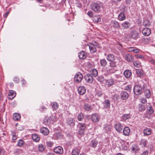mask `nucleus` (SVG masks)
Here are the masks:
<instances>
[{"label":"nucleus","mask_w":155,"mask_h":155,"mask_svg":"<svg viewBox=\"0 0 155 155\" xmlns=\"http://www.w3.org/2000/svg\"><path fill=\"white\" fill-rule=\"evenodd\" d=\"M103 4L101 3H94L91 6V8L92 10L97 12H99L101 8L102 7Z\"/></svg>","instance_id":"f257e3e1"},{"label":"nucleus","mask_w":155,"mask_h":155,"mask_svg":"<svg viewBox=\"0 0 155 155\" xmlns=\"http://www.w3.org/2000/svg\"><path fill=\"white\" fill-rule=\"evenodd\" d=\"M78 126L79 128L78 133L80 135H82L84 134L86 129V124L83 123H79L78 125Z\"/></svg>","instance_id":"f03ea898"},{"label":"nucleus","mask_w":155,"mask_h":155,"mask_svg":"<svg viewBox=\"0 0 155 155\" xmlns=\"http://www.w3.org/2000/svg\"><path fill=\"white\" fill-rule=\"evenodd\" d=\"M98 44L95 41L92 44L90 43L88 45L90 51L91 53H94L96 51V47H97Z\"/></svg>","instance_id":"7ed1b4c3"},{"label":"nucleus","mask_w":155,"mask_h":155,"mask_svg":"<svg viewBox=\"0 0 155 155\" xmlns=\"http://www.w3.org/2000/svg\"><path fill=\"white\" fill-rule=\"evenodd\" d=\"M83 78L82 74L80 72H78L75 75L74 79L75 81L77 83L81 82Z\"/></svg>","instance_id":"20e7f679"},{"label":"nucleus","mask_w":155,"mask_h":155,"mask_svg":"<svg viewBox=\"0 0 155 155\" xmlns=\"http://www.w3.org/2000/svg\"><path fill=\"white\" fill-rule=\"evenodd\" d=\"M134 91L136 95L140 94L142 92L141 87L138 85H136L134 87Z\"/></svg>","instance_id":"39448f33"},{"label":"nucleus","mask_w":155,"mask_h":155,"mask_svg":"<svg viewBox=\"0 0 155 155\" xmlns=\"http://www.w3.org/2000/svg\"><path fill=\"white\" fill-rule=\"evenodd\" d=\"M84 78L87 82L89 83H92L93 80V77L91 74H87L85 75Z\"/></svg>","instance_id":"423d86ee"},{"label":"nucleus","mask_w":155,"mask_h":155,"mask_svg":"<svg viewBox=\"0 0 155 155\" xmlns=\"http://www.w3.org/2000/svg\"><path fill=\"white\" fill-rule=\"evenodd\" d=\"M115 83L114 79L110 78L107 79L105 82V85L107 87H109L113 85Z\"/></svg>","instance_id":"0eeeda50"},{"label":"nucleus","mask_w":155,"mask_h":155,"mask_svg":"<svg viewBox=\"0 0 155 155\" xmlns=\"http://www.w3.org/2000/svg\"><path fill=\"white\" fill-rule=\"evenodd\" d=\"M100 119V117L98 114L95 113L92 114L91 119L94 122L96 123L98 122Z\"/></svg>","instance_id":"6e6552de"},{"label":"nucleus","mask_w":155,"mask_h":155,"mask_svg":"<svg viewBox=\"0 0 155 155\" xmlns=\"http://www.w3.org/2000/svg\"><path fill=\"white\" fill-rule=\"evenodd\" d=\"M54 151L57 154H62L63 152V149L62 147L59 146L54 148Z\"/></svg>","instance_id":"1a4fd4ad"},{"label":"nucleus","mask_w":155,"mask_h":155,"mask_svg":"<svg viewBox=\"0 0 155 155\" xmlns=\"http://www.w3.org/2000/svg\"><path fill=\"white\" fill-rule=\"evenodd\" d=\"M115 128L116 130L119 133H121L123 129V127L120 123H117L115 126Z\"/></svg>","instance_id":"9d476101"},{"label":"nucleus","mask_w":155,"mask_h":155,"mask_svg":"<svg viewBox=\"0 0 155 155\" xmlns=\"http://www.w3.org/2000/svg\"><path fill=\"white\" fill-rule=\"evenodd\" d=\"M75 121L72 118H68L66 120V123L70 126L73 127L75 125Z\"/></svg>","instance_id":"9b49d317"},{"label":"nucleus","mask_w":155,"mask_h":155,"mask_svg":"<svg viewBox=\"0 0 155 155\" xmlns=\"http://www.w3.org/2000/svg\"><path fill=\"white\" fill-rule=\"evenodd\" d=\"M131 36L132 38L136 39L139 37V34L136 31H133L131 33Z\"/></svg>","instance_id":"f8f14e48"},{"label":"nucleus","mask_w":155,"mask_h":155,"mask_svg":"<svg viewBox=\"0 0 155 155\" xmlns=\"http://www.w3.org/2000/svg\"><path fill=\"white\" fill-rule=\"evenodd\" d=\"M78 93L80 95H83L86 92V90L85 87L84 86L79 87L78 89Z\"/></svg>","instance_id":"ddd939ff"},{"label":"nucleus","mask_w":155,"mask_h":155,"mask_svg":"<svg viewBox=\"0 0 155 155\" xmlns=\"http://www.w3.org/2000/svg\"><path fill=\"white\" fill-rule=\"evenodd\" d=\"M121 97L124 100H127L129 97L128 94L126 91H122L120 93Z\"/></svg>","instance_id":"4468645a"},{"label":"nucleus","mask_w":155,"mask_h":155,"mask_svg":"<svg viewBox=\"0 0 155 155\" xmlns=\"http://www.w3.org/2000/svg\"><path fill=\"white\" fill-rule=\"evenodd\" d=\"M127 51L129 52H133L135 53H137L140 51V50L135 47H130L127 48Z\"/></svg>","instance_id":"2eb2a0df"},{"label":"nucleus","mask_w":155,"mask_h":155,"mask_svg":"<svg viewBox=\"0 0 155 155\" xmlns=\"http://www.w3.org/2000/svg\"><path fill=\"white\" fill-rule=\"evenodd\" d=\"M142 32L144 35L147 36L150 35L151 30L149 28H145L143 29Z\"/></svg>","instance_id":"dca6fc26"},{"label":"nucleus","mask_w":155,"mask_h":155,"mask_svg":"<svg viewBox=\"0 0 155 155\" xmlns=\"http://www.w3.org/2000/svg\"><path fill=\"white\" fill-rule=\"evenodd\" d=\"M136 73L137 76L140 78L143 77L144 75V71L142 69H137L136 70Z\"/></svg>","instance_id":"f3484780"},{"label":"nucleus","mask_w":155,"mask_h":155,"mask_svg":"<svg viewBox=\"0 0 155 155\" xmlns=\"http://www.w3.org/2000/svg\"><path fill=\"white\" fill-rule=\"evenodd\" d=\"M110 25L112 27L116 28H118L120 27V25L118 22L115 21H111Z\"/></svg>","instance_id":"a211bd4d"},{"label":"nucleus","mask_w":155,"mask_h":155,"mask_svg":"<svg viewBox=\"0 0 155 155\" xmlns=\"http://www.w3.org/2000/svg\"><path fill=\"white\" fill-rule=\"evenodd\" d=\"M87 56L86 53L84 51H81L78 54V57L81 59H85L86 58Z\"/></svg>","instance_id":"6ab92c4d"},{"label":"nucleus","mask_w":155,"mask_h":155,"mask_svg":"<svg viewBox=\"0 0 155 155\" xmlns=\"http://www.w3.org/2000/svg\"><path fill=\"white\" fill-rule=\"evenodd\" d=\"M103 103L104 105V108L107 109L110 107V101L109 100H105Z\"/></svg>","instance_id":"aec40b11"},{"label":"nucleus","mask_w":155,"mask_h":155,"mask_svg":"<svg viewBox=\"0 0 155 155\" xmlns=\"http://www.w3.org/2000/svg\"><path fill=\"white\" fill-rule=\"evenodd\" d=\"M121 25L123 28L126 29L130 27V24L128 21H125L122 23Z\"/></svg>","instance_id":"412c9836"},{"label":"nucleus","mask_w":155,"mask_h":155,"mask_svg":"<svg viewBox=\"0 0 155 155\" xmlns=\"http://www.w3.org/2000/svg\"><path fill=\"white\" fill-rule=\"evenodd\" d=\"M41 132L43 135H47L49 133V131L48 129L46 127H43L40 129Z\"/></svg>","instance_id":"4be33fe9"},{"label":"nucleus","mask_w":155,"mask_h":155,"mask_svg":"<svg viewBox=\"0 0 155 155\" xmlns=\"http://www.w3.org/2000/svg\"><path fill=\"white\" fill-rule=\"evenodd\" d=\"M130 128L128 127H125L123 130V134L125 136H128L130 134Z\"/></svg>","instance_id":"5701e85b"},{"label":"nucleus","mask_w":155,"mask_h":155,"mask_svg":"<svg viewBox=\"0 0 155 155\" xmlns=\"http://www.w3.org/2000/svg\"><path fill=\"white\" fill-rule=\"evenodd\" d=\"M134 59V57L129 54H127L125 55V60L128 62H132Z\"/></svg>","instance_id":"b1692460"},{"label":"nucleus","mask_w":155,"mask_h":155,"mask_svg":"<svg viewBox=\"0 0 155 155\" xmlns=\"http://www.w3.org/2000/svg\"><path fill=\"white\" fill-rule=\"evenodd\" d=\"M106 58L107 60L110 62L115 61V60L114 56L112 54H108Z\"/></svg>","instance_id":"393cba45"},{"label":"nucleus","mask_w":155,"mask_h":155,"mask_svg":"<svg viewBox=\"0 0 155 155\" xmlns=\"http://www.w3.org/2000/svg\"><path fill=\"white\" fill-rule=\"evenodd\" d=\"M117 71L115 68L112 67H109L107 69V72L109 74L114 73Z\"/></svg>","instance_id":"a878e982"},{"label":"nucleus","mask_w":155,"mask_h":155,"mask_svg":"<svg viewBox=\"0 0 155 155\" xmlns=\"http://www.w3.org/2000/svg\"><path fill=\"white\" fill-rule=\"evenodd\" d=\"M118 18L119 20L120 21L124 20L126 18V16L124 13L123 12L120 13L118 16Z\"/></svg>","instance_id":"bb28decb"},{"label":"nucleus","mask_w":155,"mask_h":155,"mask_svg":"<svg viewBox=\"0 0 155 155\" xmlns=\"http://www.w3.org/2000/svg\"><path fill=\"white\" fill-rule=\"evenodd\" d=\"M9 97L8 98L11 99L13 98L16 95L15 93V91L12 90H10L9 94Z\"/></svg>","instance_id":"cd10ccee"},{"label":"nucleus","mask_w":155,"mask_h":155,"mask_svg":"<svg viewBox=\"0 0 155 155\" xmlns=\"http://www.w3.org/2000/svg\"><path fill=\"white\" fill-rule=\"evenodd\" d=\"M52 108L53 110H56L58 108V105L57 102H53L51 103Z\"/></svg>","instance_id":"c85d7f7f"},{"label":"nucleus","mask_w":155,"mask_h":155,"mask_svg":"<svg viewBox=\"0 0 155 155\" xmlns=\"http://www.w3.org/2000/svg\"><path fill=\"white\" fill-rule=\"evenodd\" d=\"M13 118L15 120L18 121L20 119L21 116L19 114L15 113L13 114Z\"/></svg>","instance_id":"c756f323"},{"label":"nucleus","mask_w":155,"mask_h":155,"mask_svg":"<svg viewBox=\"0 0 155 155\" xmlns=\"http://www.w3.org/2000/svg\"><path fill=\"white\" fill-rule=\"evenodd\" d=\"M11 135L12 136V140H15L17 138V133L15 130H13L11 131Z\"/></svg>","instance_id":"7c9ffc66"},{"label":"nucleus","mask_w":155,"mask_h":155,"mask_svg":"<svg viewBox=\"0 0 155 155\" xmlns=\"http://www.w3.org/2000/svg\"><path fill=\"white\" fill-rule=\"evenodd\" d=\"M32 138L33 140L36 142H37L40 140V138L37 134H34L32 135Z\"/></svg>","instance_id":"2f4dec72"},{"label":"nucleus","mask_w":155,"mask_h":155,"mask_svg":"<svg viewBox=\"0 0 155 155\" xmlns=\"http://www.w3.org/2000/svg\"><path fill=\"white\" fill-rule=\"evenodd\" d=\"M124 76L127 78L130 77L131 75V73L129 70H125L124 71Z\"/></svg>","instance_id":"473e14b6"},{"label":"nucleus","mask_w":155,"mask_h":155,"mask_svg":"<svg viewBox=\"0 0 155 155\" xmlns=\"http://www.w3.org/2000/svg\"><path fill=\"white\" fill-rule=\"evenodd\" d=\"M90 73L94 77H96L98 75L97 71L95 69H92L90 71Z\"/></svg>","instance_id":"72a5a7b5"},{"label":"nucleus","mask_w":155,"mask_h":155,"mask_svg":"<svg viewBox=\"0 0 155 155\" xmlns=\"http://www.w3.org/2000/svg\"><path fill=\"white\" fill-rule=\"evenodd\" d=\"M104 129L106 133H108L110 130L111 126L110 125L106 124L104 126Z\"/></svg>","instance_id":"f704fd0d"},{"label":"nucleus","mask_w":155,"mask_h":155,"mask_svg":"<svg viewBox=\"0 0 155 155\" xmlns=\"http://www.w3.org/2000/svg\"><path fill=\"white\" fill-rule=\"evenodd\" d=\"M143 133L145 135H149L151 133V131L150 128H147L143 130Z\"/></svg>","instance_id":"c9c22d12"},{"label":"nucleus","mask_w":155,"mask_h":155,"mask_svg":"<svg viewBox=\"0 0 155 155\" xmlns=\"http://www.w3.org/2000/svg\"><path fill=\"white\" fill-rule=\"evenodd\" d=\"M80 153V150L76 148L74 149L72 152V155H79Z\"/></svg>","instance_id":"e433bc0d"},{"label":"nucleus","mask_w":155,"mask_h":155,"mask_svg":"<svg viewBox=\"0 0 155 155\" xmlns=\"http://www.w3.org/2000/svg\"><path fill=\"white\" fill-rule=\"evenodd\" d=\"M91 146L92 147H95L98 144V142L95 140H93L91 141Z\"/></svg>","instance_id":"4c0bfd02"},{"label":"nucleus","mask_w":155,"mask_h":155,"mask_svg":"<svg viewBox=\"0 0 155 155\" xmlns=\"http://www.w3.org/2000/svg\"><path fill=\"white\" fill-rule=\"evenodd\" d=\"M84 108L86 110L89 111L92 109V107L90 104H86L84 105Z\"/></svg>","instance_id":"58836bf2"},{"label":"nucleus","mask_w":155,"mask_h":155,"mask_svg":"<svg viewBox=\"0 0 155 155\" xmlns=\"http://www.w3.org/2000/svg\"><path fill=\"white\" fill-rule=\"evenodd\" d=\"M100 62L101 66L103 67H105L107 64V62L105 59L101 60Z\"/></svg>","instance_id":"ea45409f"},{"label":"nucleus","mask_w":155,"mask_h":155,"mask_svg":"<svg viewBox=\"0 0 155 155\" xmlns=\"http://www.w3.org/2000/svg\"><path fill=\"white\" fill-rule=\"evenodd\" d=\"M145 95L147 98H149L151 95L150 91L148 89H146L145 90Z\"/></svg>","instance_id":"a19ab883"},{"label":"nucleus","mask_w":155,"mask_h":155,"mask_svg":"<svg viewBox=\"0 0 155 155\" xmlns=\"http://www.w3.org/2000/svg\"><path fill=\"white\" fill-rule=\"evenodd\" d=\"M130 115L129 114H125L122 116V118L124 120H126L130 118Z\"/></svg>","instance_id":"79ce46f5"},{"label":"nucleus","mask_w":155,"mask_h":155,"mask_svg":"<svg viewBox=\"0 0 155 155\" xmlns=\"http://www.w3.org/2000/svg\"><path fill=\"white\" fill-rule=\"evenodd\" d=\"M150 25V22L148 20H145L143 21V25L145 27H148Z\"/></svg>","instance_id":"37998d69"},{"label":"nucleus","mask_w":155,"mask_h":155,"mask_svg":"<svg viewBox=\"0 0 155 155\" xmlns=\"http://www.w3.org/2000/svg\"><path fill=\"white\" fill-rule=\"evenodd\" d=\"M116 63L117 62L115 61L110 62L109 63L110 67L116 68L117 66Z\"/></svg>","instance_id":"c03bdc74"},{"label":"nucleus","mask_w":155,"mask_h":155,"mask_svg":"<svg viewBox=\"0 0 155 155\" xmlns=\"http://www.w3.org/2000/svg\"><path fill=\"white\" fill-rule=\"evenodd\" d=\"M45 148V147L42 144H41L38 145V150L40 152L43 151L44 150Z\"/></svg>","instance_id":"a18cd8bd"},{"label":"nucleus","mask_w":155,"mask_h":155,"mask_svg":"<svg viewBox=\"0 0 155 155\" xmlns=\"http://www.w3.org/2000/svg\"><path fill=\"white\" fill-rule=\"evenodd\" d=\"M25 144V142L22 140H19L17 142V145L18 146L21 147L24 145Z\"/></svg>","instance_id":"49530a36"},{"label":"nucleus","mask_w":155,"mask_h":155,"mask_svg":"<svg viewBox=\"0 0 155 155\" xmlns=\"http://www.w3.org/2000/svg\"><path fill=\"white\" fill-rule=\"evenodd\" d=\"M78 119V120L81 121L84 118V115L82 113H80L77 116Z\"/></svg>","instance_id":"de8ad7c7"},{"label":"nucleus","mask_w":155,"mask_h":155,"mask_svg":"<svg viewBox=\"0 0 155 155\" xmlns=\"http://www.w3.org/2000/svg\"><path fill=\"white\" fill-rule=\"evenodd\" d=\"M140 111H143L145 110L144 106L142 104H140L138 105Z\"/></svg>","instance_id":"09e8293b"},{"label":"nucleus","mask_w":155,"mask_h":155,"mask_svg":"<svg viewBox=\"0 0 155 155\" xmlns=\"http://www.w3.org/2000/svg\"><path fill=\"white\" fill-rule=\"evenodd\" d=\"M50 120L49 118H46L44 119V123L46 125H49Z\"/></svg>","instance_id":"8fccbe9b"},{"label":"nucleus","mask_w":155,"mask_h":155,"mask_svg":"<svg viewBox=\"0 0 155 155\" xmlns=\"http://www.w3.org/2000/svg\"><path fill=\"white\" fill-rule=\"evenodd\" d=\"M140 144L144 147H145L147 145V140L143 139L141 140L140 143Z\"/></svg>","instance_id":"3c124183"},{"label":"nucleus","mask_w":155,"mask_h":155,"mask_svg":"<svg viewBox=\"0 0 155 155\" xmlns=\"http://www.w3.org/2000/svg\"><path fill=\"white\" fill-rule=\"evenodd\" d=\"M148 113L149 114H151L153 113V108L151 106H150L147 109Z\"/></svg>","instance_id":"603ef678"},{"label":"nucleus","mask_w":155,"mask_h":155,"mask_svg":"<svg viewBox=\"0 0 155 155\" xmlns=\"http://www.w3.org/2000/svg\"><path fill=\"white\" fill-rule=\"evenodd\" d=\"M134 66L137 68L141 66V63L137 61H134Z\"/></svg>","instance_id":"864d4df0"},{"label":"nucleus","mask_w":155,"mask_h":155,"mask_svg":"<svg viewBox=\"0 0 155 155\" xmlns=\"http://www.w3.org/2000/svg\"><path fill=\"white\" fill-rule=\"evenodd\" d=\"M97 80L101 82H103L104 80V77L102 76H99L97 78Z\"/></svg>","instance_id":"5fc2aeb1"},{"label":"nucleus","mask_w":155,"mask_h":155,"mask_svg":"<svg viewBox=\"0 0 155 155\" xmlns=\"http://www.w3.org/2000/svg\"><path fill=\"white\" fill-rule=\"evenodd\" d=\"M135 57L137 58L143 59L144 58V56L140 54H137L135 55Z\"/></svg>","instance_id":"6e6d98bb"},{"label":"nucleus","mask_w":155,"mask_h":155,"mask_svg":"<svg viewBox=\"0 0 155 155\" xmlns=\"http://www.w3.org/2000/svg\"><path fill=\"white\" fill-rule=\"evenodd\" d=\"M46 144L48 147H51L52 146L54 143L51 141H48L46 142Z\"/></svg>","instance_id":"4d7b16f0"},{"label":"nucleus","mask_w":155,"mask_h":155,"mask_svg":"<svg viewBox=\"0 0 155 155\" xmlns=\"http://www.w3.org/2000/svg\"><path fill=\"white\" fill-rule=\"evenodd\" d=\"M150 63L155 66V59L153 58H151L149 60Z\"/></svg>","instance_id":"13d9d810"},{"label":"nucleus","mask_w":155,"mask_h":155,"mask_svg":"<svg viewBox=\"0 0 155 155\" xmlns=\"http://www.w3.org/2000/svg\"><path fill=\"white\" fill-rule=\"evenodd\" d=\"M131 87L130 85H127L125 88V89L127 91H130L131 90Z\"/></svg>","instance_id":"bf43d9fd"},{"label":"nucleus","mask_w":155,"mask_h":155,"mask_svg":"<svg viewBox=\"0 0 155 155\" xmlns=\"http://www.w3.org/2000/svg\"><path fill=\"white\" fill-rule=\"evenodd\" d=\"M96 95L99 97L101 96L102 95V93L101 91H98L96 94Z\"/></svg>","instance_id":"052dcab7"},{"label":"nucleus","mask_w":155,"mask_h":155,"mask_svg":"<svg viewBox=\"0 0 155 155\" xmlns=\"http://www.w3.org/2000/svg\"><path fill=\"white\" fill-rule=\"evenodd\" d=\"M87 15L90 17H92L93 16V14L91 11H89L87 12Z\"/></svg>","instance_id":"680f3d73"},{"label":"nucleus","mask_w":155,"mask_h":155,"mask_svg":"<svg viewBox=\"0 0 155 155\" xmlns=\"http://www.w3.org/2000/svg\"><path fill=\"white\" fill-rule=\"evenodd\" d=\"M4 151L2 148H0V155H4Z\"/></svg>","instance_id":"e2e57ef3"},{"label":"nucleus","mask_w":155,"mask_h":155,"mask_svg":"<svg viewBox=\"0 0 155 155\" xmlns=\"http://www.w3.org/2000/svg\"><path fill=\"white\" fill-rule=\"evenodd\" d=\"M77 7L79 8H81V4L80 2H78L76 4Z\"/></svg>","instance_id":"0e129e2a"},{"label":"nucleus","mask_w":155,"mask_h":155,"mask_svg":"<svg viewBox=\"0 0 155 155\" xmlns=\"http://www.w3.org/2000/svg\"><path fill=\"white\" fill-rule=\"evenodd\" d=\"M141 101L142 103L144 104L147 101V100L146 98H144L141 99Z\"/></svg>","instance_id":"69168bd1"},{"label":"nucleus","mask_w":155,"mask_h":155,"mask_svg":"<svg viewBox=\"0 0 155 155\" xmlns=\"http://www.w3.org/2000/svg\"><path fill=\"white\" fill-rule=\"evenodd\" d=\"M14 81L16 83H18L19 81V79L17 78H14Z\"/></svg>","instance_id":"338daca9"},{"label":"nucleus","mask_w":155,"mask_h":155,"mask_svg":"<svg viewBox=\"0 0 155 155\" xmlns=\"http://www.w3.org/2000/svg\"><path fill=\"white\" fill-rule=\"evenodd\" d=\"M148 154V151L147 150H145L144 151L143 153L141 154V155H147Z\"/></svg>","instance_id":"774afa93"}]
</instances>
